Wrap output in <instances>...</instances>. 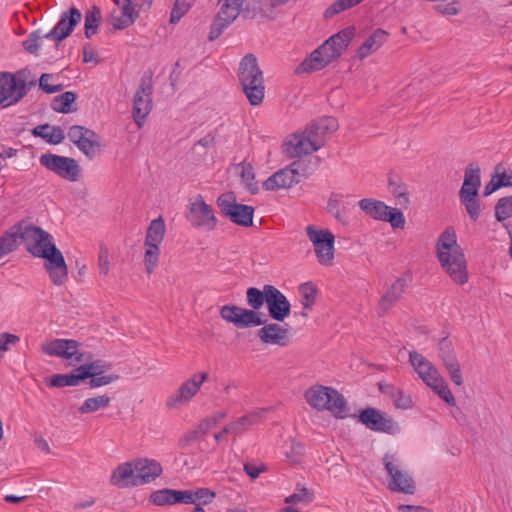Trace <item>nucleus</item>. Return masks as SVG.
Wrapping results in <instances>:
<instances>
[{"instance_id":"obj_24","label":"nucleus","mask_w":512,"mask_h":512,"mask_svg":"<svg viewBox=\"0 0 512 512\" xmlns=\"http://www.w3.org/2000/svg\"><path fill=\"white\" fill-rule=\"evenodd\" d=\"M137 8H141L138 0H123L120 15L112 14L113 27L122 30L131 26L139 16Z\"/></svg>"},{"instance_id":"obj_19","label":"nucleus","mask_w":512,"mask_h":512,"mask_svg":"<svg viewBox=\"0 0 512 512\" xmlns=\"http://www.w3.org/2000/svg\"><path fill=\"white\" fill-rule=\"evenodd\" d=\"M134 468L136 470V477L132 485H142L150 483L158 478L162 472L161 464L148 458H138L134 460Z\"/></svg>"},{"instance_id":"obj_20","label":"nucleus","mask_w":512,"mask_h":512,"mask_svg":"<svg viewBox=\"0 0 512 512\" xmlns=\"http://www.w3.org/2000/svg\"><path fill=\"white\" fill-rule=\"evenodd\" d=\"M409 362L413 366L414 370L417 372L419 377L426 383L429 387L438 379L441 378L436 367L427 360L422 354L412 351L409 353Z\"/></svg>"},{"instance_id":"obj_52","label":"nucleus","mask_w":512,"mask_h":512,"mask_svg":"<svg viewBox=\"0 0 512 512\" xmlns=\"http://www.w3.org/2000/svg\"><path fill=\"white\" fill-rule=\"evenodd\" d=\"M159 254V246H146L144 262L148 274H151L155 269L158 262Z\"/></svg>"},{"instance_id":"obj_26","label":"nucleus","mask_w":512,"mask_h":512,"mask_svg":"<svg viewBox=\"0 0 512 512\" xmlns=\"http://www.w3.org/2000/svg\"><path fill=\"white\" fill-rule=\"evenodd\" d=\"M17 84L10 72H0V106L8 107L17 104Z\"/></svg>"},{"instance_id":"obj_22","label":"nucleus","mask_w":512,"mask_h":512,"mask_svg":"<svg viewBox=\"0 0 512 512\" xmlns=\"http://www.w3.org/2000/svg\"><path fill=\"white\" fill-rule=\"evenodd\" d=\"M300 183V177L296 175L291 164L282 168L268 177L263 182V189L267 191H275L279 189L290 188Z\"/></svg>"},{"instance_id":"obj_57","label":"nucleus","mask_w":512,"mask_h":512,"mask_svg":"<svg viewBox=\"0 0 512 512\" xmlns=\"http://www.w3.org/2000/svg\"><path fill=\"white\" fill-rule=\"evenodd\" d=\"M290 449L286 452V457L292 463H299L301 457L304 455L305 447L301 442L291 439Z\"/></svg>"},{"instance_id":"obj_15","label":"nucleus","mask_w":512,"mask_h":512,"mask_svg":"<svg viewBox=\"0 0 512 512\" xmlns=\"http://www.w3.org/2000/svg\"><path fill=\"white\" fill-rule=\"evenodd\" d=\"M187 219L196 228L204 227L208 230H213L217 225V219L212 207L204 201L201 195H197L194 200L190 201Z\"/></svg>"},{"instance_id":"obj_55","label":"nucleus","mask_w":512,"mask_h":512,"mask_svg":"<svg viewBox=\"0 0 512 512\" xmlns=\"http://www.w3.org/2000/svg\"><path fill=\"white\" fill-rule=\"evenodd\" d=\"M383 221L389 222L394 229H403L405 225V217L402 211L392 207H389L388 212H386V217Z\"/></svg>"},{"instance_id":"obj_41","label":"nucleus","mask_w":512,"mask_h":512,"mask_svg":"<svg viewBox=\"0 0 512 512\" xmlns=\"http://www.w3.org/2000/svg\"><path fill=\"white\" fill-rule=\"evenodd\" d=\"M238 166L241 168L240 177L245 188L251 195L257 194L259 192V186L257 181H255V171L253 166L246 162H241Z\"/></svg>"},{"instance_id":"obj_4","label":"nucleus","mask_w":512,"mask_h":512,"mask_svg":"<svg viewBox=\"0 0 512 512\" xmlns=\"http://www.w3.org/2000/svg\"><path fill=\"white\" fill-rule=\"evenodd\" d=\"M238 78L249 103L253 106L261 104L264 99L265 85L263 72L259 68L255 55L247 54L242 58Z\"/></svg>"},{"instance_id":"obj_21","label":"nucleus","mask_w":512,"mask_h":512,"mask_svg":"<svg viewBox=\"0 0 512 512\" xmlns=\"http://www.w3.org/2000/svg\"><path fill=\"white\" fill-rule=\"evenodd\" d=\"M408 282V277L401 276L398 277L395 282L390 285L378 303L377 313L379 316H383L401 299L408 285Z\"/></svg>"},{"instance_id":"obj_23","label":"nucleus","mask_w":512,"mask_h":512,"mask_svg":"<svg viewBox=\"0 0 512 512\" xmlns=\"http://www.w3.org/2000/svg\"><path fill=\"white\" fill-rule=\"evenodd\" d=\"M258 337L265 344L286 346L289 342V330L278 323H265L258 330Z\"/></svg>"},{"instance_id":"obj_56","label":"nucleus","mask_w":512,"mask_h":512,"mask_svg":"<svg viewBox=\"0 0 512 512\" xmlns=\"http://www.w3.org/2000/svg\"><path fill=\"white\" fill-rule=\"evenodd\" d=\"M118 379V374L103 375L93 373V376L89 380V386L90 388H98L109 385L112 382L117 381Z\"/></svg>"},{"instance_id":"obj_34","label":"nucleus","mask_w":512,"mask_h":512,"mask_svg":"<svg viewBox=\"0 0 512 512\" xmlns=\"http://www.w3.org/2000/svg\"><path fill=\"white\" fill-rule=\"evenodd\" d=\"M102 22L101 10L98 6L93 5L85 13L84 34L90 39L98 33L99 26Z\"/></svg>"},{"instance_id":"obj_62","label":"nucleus","mask_w":512,"mask_h":512,"mask_svg":"<svg viewBox=\"0 0 512 512\" xmlns=\"http://www.w3.org/2000/svg\"><path fill=\"white\" fill-rule=\"evenodd\" d=\"M52 74L49 73H43L39 79V88L46 92L47 94H53L56 92H60L63 89L62 84L57 85H50L48 83H45V80L52 79Z\"/></svg>"},{"instance_id":"obj_17","label":"nucleus","mask_w":512,"mask_h":512,"mask_svg":"<svg viewBox=\"0 0 512 512\" xmlns=\"http://www.w3.org/2000/svg\"><path fill=\"white\" fill-rule=\"evenodd\" d=\"M323 146L322 142H314L303 133L292 134L284 143V152L290 158H302L319 150Z\"/></svg>"},{"instance_id":"obj_58","label":"nucleus","mask_w":512,"mask_h":512,"mask_svg":"<svg viewBox=\"0 0 512 512\" xmlns=\"http://www.w3.org/2000/svg\"><path fill=\"white\" fill-rule=\"evenodd\" d=\"M109 256V250L108 248L101 244L98 254V267H99V273L101 275L106 276L110 269V262L108 259Z\"/></svg>"},{"instance_id":"obj_32","label":"nucleus","mask_w":512,"mask_h":512,"mask_svg":"<svg viewBox=\"0 0 512 512\" xmlns=\"http://www.w3.org/2000/svg\"><path fill=\"white\" fill-rule=\"evenodd\" d=\"M379 390L383 393L389 394L393 399L396 408L410 409L413 406V400L410 395L405 394L402 390L392 386L379 384Z\"/></svg>"},{"instance_id":"obj_7","label":"nucleus","mask_w":512,"mask_h":512,"mask_svg":"<svg viewBox=\"0 0 512 512\" xmlns=\"http://www.w3.org/2000/svg\"><path fill=\"white\" fill-rule=\"evenodd\" d=\"M383 465L390 477L388 488L393 492L413 495L416 492V484L413 477L400 469V462L394 454L386 453L383 457Z\"/></svg>"},{"instance_id":"obj_29","label":"nucleus","mask_w":512,"mask_h":512,"mask_svg":"<svg viewBox=\"0 0 512 512\" xmlns=\"http://www.w3.org/2000/svg\"><path fill=\"white\" fill-rule=\"evenodd\" d=\"M481 186L480 168L477 164L471 163L465 169L464 182L459 194H479Z\"/></svg>"},{"instance_id":"obj_30","label":"nucleus","mask_w":512,"mask_h":512,"mask_svg":"<svg viewBox=\"0 0 512 512\" xmlns=\"http://www.w3.org/2000/svg\"><path fill=\"white\" fill-rule=\"evenodd\" d=\"M388 33L383 29H376L358 48L357 56L359 59H364L373 51H376L387 40Z\"/></svg>"},{"instance_id":"obj_59","label":"nucleus","mask_w":512,"mask_h":512,"mask_svg":"<svg viewBox=\"0 0 512 512\" xmlns=\"http://www.w3.org/2000/svg\"><path fill=\"white\" fill-rule=\"evenodd\" d=\"M500 187H511L512 186V172H506L502 169L501 165L498 164L495 168V174L493 175Z\"/></svg>"},{"instance_id":"obj_51","label":"nucleus","mask_w":512,"mask_h":512,"mask_svg":"<svg viewBox=\"0 0 512 512\" xmlns=\"http://www.w3.org/2000/svg\"><path fill=\"white\" fill-rule=\"evenodd\" d=\"M80 347L81 343L76 341V346L69 350L71 354L66 357V360H71V364L90 362L93 359L91 352L81 351Z\"/></svg>"},{"instance_id":"obj_35","label":"nucleus","mask_w":512,"mask_h":512,"mask_svg":"<svg viewBox=\"0 0 512 512\" xmlns=\"http://www.w3.org/2000/svg\"><path fill=\"white\" fill-rule=\"evenodd\" d=\"M165 235V223L162 217L154 219L146 233L145 246H159Z\"/></svg>"},{"instance_id":"obj_6","label":"nucleus","mask_w":512,"mask_h":512,"mask_svg":"<svg viewBox=\"0 0 512 512\" xmlns=\"http://www.w3.org/2000/svg\"><path fill=\"white\" fill-rule=\"evenodd\" d=\"M217 206L232 223L243 227L253 225L254 207L238 203L233 193L221 194L217 198Z\"/></svg>"},{"instance_id":"obj_18","label":"nucleus","mask_w":512,"mask_h":512,"mask_svg":"<svg viewBox=\"0 0 512 512\" xmlns=\"http://www.w3.org/2000/svg\"><path fill=\"white\" fill-rule=\"evenodd\" d=\"M266 306L271 319L282 322L291 313V304L287 297L273 285L267 288Z\"/></svg>"},{"instance_id":"obj_38","label":"nucleus","mask_w":512,"mask_h":512,"mask_svg":"<svg viewBox=\"0 0 512 512\" xmlns=\"http://www.w3.org/2000/svg\"><path fill=\"white\" fill-rule=\"evenodd\" d=\"M356 29L353 26L346 27L339 31L338 33L332 35L327 41L330 42V45L337 49V51L342 54L343 51L349 46L355 35Z\"/></svg>"},{"instance_id":"obj_61","label":"nucleus","mask_w":512,"mask_h":512,"mask_svg":"<svg viewBox=\"0 0 512 512\" xmlns=\"http://www.w3.org/2000/svg\"><path fill=\"white\" fill-rule=\"evenodd\" d=\"M20 341L19 336L15 334H11L8 332H3L0 334V353H4L8 351L9 345H15ZM2 359V355L0 354V360Z\"/></svg>"},{"instance_id":"obj_28","label":"nucleus","mask_w":512,"mask_h":512,"mask_svg":"<svg viewBox=\"0 0 512 512\" xmlns=\"http://www.w3.org/2000/svg\"><path fill=\"white\" fill-rule=\"evenodd\" d=\"M76 346L74 339H54L42 345V351L49 355L66 359L71 353L69 350Z\"/></svg>"},{"instance_id":"obj_40","label":"nucleus","mask_w":512,"mask_h":512,"mask_svg":"<svg viewBox=\"0 0 512 512\" xmlns=\"http://www.w3.org/2000/svg\"><path fill=\"white\" fill-rule=\"evenodd\" d=\"M461 204L464 205L469 218L472 221H477L481 214V205L479 200V194L475 195L472 193L459 194Z\"/></svg>"},{"instance_id":"obj_3","label":"nucleus","mask_w":512,"mask_h":512,"mask_svg":"<svg viewBox=\"0 0 512 512\" xmlns=\"http://www.w3.org/2000/svg\"><path fill=\"white\" fill-rule=\"evenodd\" d=\"M437 257L445 272L458 284L468 280L466 260L462 248L457 244V236L452 227H447L439 236Z\"/></svg>"},{"instance_id":"obj_63","label":"nucleus","mask_w":512,"mask_h":512,"mask_svg":"<svg viewBox=\"0 0 512 512\" xmlns=\"http://www.w3.org/2000/svg\"><path fill=\"white\" fill-rule=\"evenodd\" d=\"M90 129L81 126V125H74L71 126L68 130L67 136L69 140L74 144L78 145V143L82 140V138L86 135L84 131H89Z\"/></svg>"},{"instance_id":"obj_44","label":"nucleus","mask_w":512,"mask_h":512,"mask_svg":"<svg viewBox=\"0 0 512 512\" xmlns=\"http://www.w3.org/2000/svg\"><path fill=\"white\" fill-rule=\"evenodd\" d=\"M111 398L107 395H99L92 398H87L82 405L78 408L80 414H88L95 412L99 409L109 406Z\"/></svg>"},{"instance_id":"obj_54","label":"nucleus","mask_w":512,"mask_h":512,"mask_svg":"<svg viewBox=\"0 0 512 512\" xmlns=\"http://www.w3.org/2000/svg\"><path fill=\"white\" fill-rule=\"evenodd\" d=\"M298 492L293 493L292 495L285 498V503H311L314 499V494L305 487L299 488L297 486Z\"/></svg>"},{"instance_id":"obj_2","label":"nucleus","mask_w":512,"mask_h":512,"mask_svg":"<svg viewBox=\"0 0 512 512\" xmlns=\"http://www.w3.org/2000/svg\"><path fill=\"white\" fill-rule=\"evenodd\" d=\"M270 284L263 286V290L250 287L246 291L247 305L251 309L242 308L237 305H224L220 309V316L225 321L232 323L238 329L257 327L265 324L267 319L261 317L258 310L266 303L267 288Z\"/></svg>"},{"instance_id":"obj_25","label":"nucleus","mask_w":512,"mask_h":512,"mask_svg":"<svg viewBox=\"0 0 512 512\" xmlns=\"http://www.w3.org/2000/svg\"><path fill=\"white\" fill-rule=\"evenodd\" d=\"M278 8L275 0H251L245 7L244 13L251 18H264L273 20L276 17L275 10Z\"/></svg>"},{"instance_id":"obj_14","label":"nucleus","mask_w":512,"mask_h":512,"mask_svg":"<svg viewBox=\"0 0 512 512\" xmlns=\"http://www.w3.org/2000/svg\"><path fill=\"white\" fill-rule=\"evenodd\" d=\"M152 91L151 79L143 76L133 98V118L139 127L143 125L152 109Z\"/></svg>"},{"instance_id":"obj_37","label":"nucleus","mask_w":512,"mask_h":512,"mask_svg":"<svg viewBox=\"0 0 512 512\" xmlns=\"http://www.w3.org/2000/svg\"><path fill=\"white\" fill-rule=\"evenodd\" d=\"M494 216L504 229L505 225H512V223L507 222L509 218H512V195L498 199L494 207Z\"/></svg>"},{"instance_id":"obj_10","label":"nucleus","mask_w":512,"mask_h":512,"mask_svg":"<svg viewBox=\"0 0 512 512\" xmlns=\"http://www.w3.org/2000/svg\"><path fill=\"white\" fill-rule=\"evenodd\" d=\"M39 162L46 169L56 173L63 179L74 182L80 176L81 169L73 158L45 153L40 156Z\"/></svg>"},{"instance_id":"obj_39","label":"nucleus","mask_w":512,"mask_h":512,"mask_svg":"<svg viewBox=\"0 0 512 512\" xmlns=\"http://www.w3.org/2000/svg\"><path fill=\"white\" fill-rule=\"evenodd\" d=\"M263 411L253 412L238 418L236 421L226 425L224 432H232L233 434H241L253 426Z\"/></svg>"},{"instance_id":"obj_5","label":"nucleus","mask_w":512,"mask_h":512,"mask_svg":"<svg viewBox=\"0 0 512 512\" xmlns=\"http://www.w3.org/2000/svg\"><path fill=\"white\" fill-rule=\"evenodd\" d=\"M307 403L317 410H329L337 418L347 416L346 400L337 390L325 387L314 386L309 388L305 394Z\"/></svg>"},{"instance_id":"obj_1","label":"nucleus","mask_w":512,"mask_h":512,"mask_svg":"<svg viewBox=\"0 0 512 512\" xmlns=\"http://www.w3.org/2000/svg\"><path fill=\"white\" fill-rule=\"evenodd\" d=\"M3 235H10L15 240V250L20 241H32L26 249L33 256L45 259L44 267L54 285L61 286L68 279V267L62 252L56 247L50 233L34 225L16 224Z\"/></svg>"},{"instance_id":"obj_45","label":"nucleus","mask_w":512,"mask_h":512,"mask_svg":"<svg viewBox=\"0 0 512 512\" xmlns=\"http://www.w3.org/2000/svg\"><path fill=\"white\" fill-rule=\"evenodd\" d=\"M430 387L447 404H449L451 406H455V404H456L455 397L451 393L447 383L445 382V380L442 377L440 379H438L437 382H435V384L431 385Z\"/></svg>"},{"instance_id":"obj_8","label":"nucleus","mask_w":512,"mask_h":512,"mask_svg":"<svg viewBox=\"0 0 512 512\" xmlns=\"http://www.w3.org/2000/svg\"><path fill=\"white\" fill-rule=\"evenodd\" d=\"M245 1L246 0H224L210 26L208 35L210 41L218 39L223 31L238 18L243 10Z\"/></svg>"},{"instance_id":"obj_9","label":"nucleus","mask_w":512,"mask_h":512,"mask_svg":"<svg viewBox=\"0 0 512 512\" xmlns=\"http://www.w3.org/2000/svg\"><path fill=\"white\" fill-rule=\"evenodd\" d=\"M306 234L314 246L320 264L330 266L334 259L335 237L329 230L316 229L313 225L306 227Z\"/></svg>"},{"instance_id":"obj_33","label":"nucleus","mask_w":512,"mask_h":512,"mask_svg":"<svg viewBox=\"0 0 512 512\" xmlns=\"http://www.w3.org/2000/svg\"><path fill=\"white\" fill-rule=\"evenodd\" d=\"M329 65L326 58L320 53L318 49H315L308 58H306L296 69L298 74L308 73L317 71L325 68Z\"/></svg>"},{"instance_id":"obj_50","label":"nucleus","mask_w":512,"mask_h":512,"mask_svg":"<svg viewBox=\"0 0 512 512\" xmlns=\"http://www.w3.org/2000/svg\"><path fill=\"white\" fill-rule=\"evenodd\" d=\"M44 37V34H41L40 30H35L31 32L27 39L23 41V47L24 49L33 55H38L39 48H40V40Z\"/></svg>"},{"instance_id":"obj_43","label":"nucleus","mask_w":512,"mask_h":512,"mask_svg":"<svg viewBox=\"0 0 512 512\" xmlns=\"http://www.w3.org/2000/svg\"><path fill=\"white\" fill-rule=\"evenodd\" d=\"M318 158L311 157L310 159L300 158L291 163V167H293L297 176L300 177V182L303 178H307L311 175L317 168Z\"/></svg>"},{"instance_id":"obj_36","label":"nucleus","mask_w":512,"mask_h":512,"mask_svg":"<svg viewBox=\"0 0 512 512\" xmlns=\"http://www.w3.org/2000/svg\"><path fill=\"white\" fill-rule=\"evenodd\" d=\"M359 207L369 216L381 221L385 219L386 212H388L389 209V206L384 202L367 198L359 201Z\"/></svg>"},{"instance_id":"obj_49","label":"nucleus","mask_w":512,"mask_h":512,"mask_svg":"<svg viewBox=\"0 0 512 512\" xmlns=\"http://www.w3.org/2000/svg\"><path fill=\"white\" fill-rule=\"evenodd\" d=\"M150 501L157 506L173 505V489L164 488L154 491L150 495Z\"/></svg>"},{"instance_id":"obj_12","label":"nucleus","mask_w":512,"mask_h":512,"mask_svg":"<svg viewBox=\"0 0 512 512\" xmlns=\"http://www.w3.org/2000/svg\"><path fill=\"white\" fill-rule=\"evenodd\" d=\"M358 421L376 432L395 434L400 432L399 424L386 413L372 407L361 410Z\"/></svg>"},{"instance_id":"obj_27","label":"nucleus","mask_w":512,"mask_h":512,"mask_svg":"<svg viewBox=\"0 0 512 512\" xmlns=\"http://www.w3.org/2000/svg\"><path fill=\"white\" fill-rule=\"evenodd\" d=\"M135 477L136 470L134 468V461L125 462L114 469L110 477V482L112 485L119 488L134 487L135 485L131 483L134 482Z\"/></svg>"},{"instance_id":"obj_46","label":"nucleus","mask_w":512,"mask_h":512,"mask_svg":"<svg viewBox=\"0 0 512 512\" xmlns=\"http://www.w3.org/2000/svg\"><path fill=\"white\" fill-rule=\"evenodd\" d=\"M49 387H66V386H78L79 382L72 372L70 374H54L48 381Z\"/></svg>"},{"instance_id":"obj_42","label":"nucleus","mask_w":512,"mask_h":512,"mask_svg":"<svg viewBox=\"0 0 512 512\" xmlns=\"http://www.w3.org/2000/svg\"><path fill=\"white\" fill-rule=\"evenodd\" d=\"M77 96L72 91H66L59 96H56L51 103V107L54 111L59 113H69L76 110L71 105L75 102Z\"/></svg>"},{"instance_id":"obj_31","label":"nucleus","mask_w":512,"mask_h":512,"mask_svg":"<svg viewBox=\"0 0 512 512\" xmlns=\"http://www.w3.org/2000/svg\"><path fill=\"white\" fill-rule=\"evenodd\" d=\"M86 135L76 146L87 158L93 159L100 153L99 136L93 130L84 131Z\"/></svg>"},{"instance_id":"obj_53","label":"nucleus","mask_w":512,"mask_h":512,"mask_svg":"<svg viewBox=\"0 0 512 512\" xmlns=\"http://www.w3.org/2000/svg\"><path fill=\"white\" fill-rule=\"evenodd\" d=\"M191 6L192 4L187 0H176L171 11L170 23H177L189 11Z\"/></svg>"},{"instance_id":"obj_16","label":"nucleus","mask_w":512,"mask_h":512,"mask_svg":"<svg viewBox=\"0 0 512 512\" xmlns=\"http://www.w3.org/2000/svg\"><path fill=\"white\" fill-rule=\"evenodd\" d=\"M438 351L439 357L449 373L452 382L457 386H461L463 384V377L452 341L448 337L441 338L438 341Z\"/></svg>"},{"instance_id":"obj_13","label":"nucleus","mask_w":512,"mask_h":512,"mask_svg":"<svg viewBox=\"0 0 512 512\" xmlns=\"http://www.w3.org/2000/svg\"><path fill=\"white\" fill-rule=\"evenodd\" d=\"M207 379L208 373L206 372L194 374L192 378L185 381L174 393L168 396L166 407L173 409L188 404Z\"/></svg>"},{"instance_id":"obj_48","label":"nucleus","mask_w":512,"mask_h":512,"mask_svg":"<svg viewBox=\"0 0 512 512\" xmlns=\"http://www.w3.org/2000/svg\"><path fill=\"white\" fill-rule=\"evenodd\" d=\"M299 292L302 295V304L305 309H311L312 305L315 302L317 289L316 287L310 283L306 282L299 286Z\"/></svg>"},{"instance_id":"obj_47","label":"nucleus","mask_w":512,"mask_h":512,"mask_svg":"<svg viewBox=\"0 0 512 512\" xmlns=\"http://www.w3.org/2000/svg\"><path fill=\"white\" fill-rule=\"evenodd\" d=\"M30 71L28 69H21L15 74H12V78L15 79L17 84V97L16 100H22L28 94V88L25 86L28 82Z\"/></svg>"},{"instance_id":"obj_64","label":"nucleus","mask_w":512,"mask_h":512,"mask_svg":"<svg viewBox=\"0 0 512 512\" xmlns=\"http://www.w3.org/2000/svg\"><path fill=\"white\" fill-rule=\"evenodd\" d=\"M320 53L326 58L329 64L341 56V54L337 51V49L333 48L330 45L329 41H325L322 45L317 48Z\"/></svg>"},{"instance_id":"obj_60","label":"nucleus","mask_w":512,"mask_h":512,"mask_svg":"<svg viewBox=\"0 0 512 512\" xmlns=\"http://www.w3.org/2000/svg\"><path fill=\"white\" fill-rule=\"evenodd\" d=\"M316 129H320V133L327 134L338 129V122L333 117H324L317 121Z\"/></svg>"},{"instance_id":"obj_11","label":"nucleus","mask_w":512,"mask_h":512,"mask_svg":"<svg viewBox=\"0 0 512 512\" xmlns=\"http://www.w3.org/2000/svg\"><path fill=\"white\" fill-rule=\"evenodd\" d=\"M82 13L74 6L62 12L57 24L49 32L44 34L46 39L55 41V48L58 49L61 42L68 38L75 27L81 22Z\"/></svg>"}]
</instances>
